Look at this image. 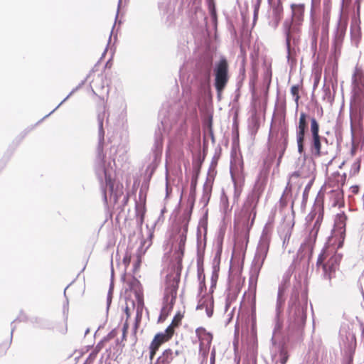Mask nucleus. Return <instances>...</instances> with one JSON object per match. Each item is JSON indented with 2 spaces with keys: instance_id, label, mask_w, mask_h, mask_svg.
<instances>
[{
  "instance_id": "f257e3e1",
  "label": "nucleus",
  "mask_w": 364,
  "mask_h": 364,
  "mask_svg": "<svg viewBox=\"0 0 364 364\" xmlns=\"http://www.w3.org/2000/svg\"><path fill=\"white\" fill-rule=\"evenodd\" d=\"M261 191L250 194L245 201L242 210L235 220V225L241 226L243 231L244 241L246 249L249 242L250 231L255 223L257 215V206L259 200Z\"/></svg>"
},
{
  "instance_id": "f03ea898",
  "label": "nucleus",
  "mask_w": 364,
  "mask_h": 364,
  "mask_svg": "<svg viewBox=\"0 0 364 364\" xmlns=\"http://www.w3.org/2000/svg\"><path fill=\"white\" fill-rule=\"evenodd\" d=\"M342 255L338 253L333 247L327 246L322 250L317 259L316 265L321 266L323 278L330 283L338 269Z\"/></svg>"
},
{
  "instance_id": "7ed1b4c3",
  "label": "nucleus",
  "mask_w": 364,
  "mask_h": 364,
  "mask_svg": "<svg viewBox=\"0 0 364 364\" xmlns=\"http://www.w3.org/2000/svg\"><path fill=\"white\" fill-rule=\"evenodd\" d=\"M184 316V313L180 311H177L173 316L171 324L166 328L164 332L157 333L151 341L149 350V360L151 361L154 358L160 347L165 343L168 342L175 333V329L180 326L181 321Z\"/></svg>"
},
{
  "instance_id": "20e7f679",
  "label": "nucleus",
  "mask_w": 364,
  "mask_h": 364,
  "mask_svg": "<svg viewBox=\"0 0 364 364\" xmlns=\"http://www.w3.org/2000/svg\"><path fill=\"white\" fill-rule=\"evenodd\" d=\"M350 114L352 122H358L360 128L364 127V87L351 88Z\"/></svg>"
},
{
  "instance_id": "39448f33",
  "label": "nucleus",
  "mask_w": 364,
  "mask_h": 364,
  "mask_svg": "<svg viewBox=\"0 0 364 364\" xmlns=\"http://www.w3.org/2000/svg\"><path fill=\"white\" fill-rule=\"evenodd\" d=\"M228 63L225 58H221L214 69L215 87L218 97H220L229 80Z\"/></svg>"
},
{
  "instance_id": "423d86ee",
  "label": "nucleus",
  "mask_w": 364,
  "mask_h": 364,
  "mask_svg": "<svg viewBox=\"0 0 364 364\" xmlns=\"http://www.w3.org/2000/svg\"><path fill=\"white\" fill-rule=\"evenodd\" d=\"M181 281L178 274H168L165 279L164 291V303L174 305L177 298L178 290Z\"/></svg>"
},
{
  "instance_id": "0eeeda50",
  "label": "nucleus",
  "mask_w": 364,
  "mask_h": 364,
  "mask_svg": "<svg viewBox=\"0 0 364 364\" xmlns=\"http://www.w3.org/2000/svg\"><path fill=\"white\" fill-rule=\"evenodd\" d=\"M301 23L292 21H285L283 24L284 32L286 36V44L288 51H290L291 42L296 44L299 41L301 33Z\"/></svg>"
},
{
  "instance_id": "6e6552de",
  "label": "nucleus",
  "mask_w": 364,
  "mask_h": 364,
  "mask_svg": "<svg viewBox=\"0 0 364 364\" xmlns=\"http://www.w3.org/2000/svg\"><path fill=\"white\" fill-rule=\"evenodd\" d=\"M196 334L199 341V353L203 358H207L213 341V334L203 327L196 329Z\"/></svg>"
},
{
  "instance_id": "1a4fd4ad",
  "label": "nucleus",
  "mask_w": 364,
  "mask_h": 364,
  "mask_svg": "<svg viewBox=\"0 0 364 364\" xmlns=\"http://www.w3.org/2000/svg\"><path fill=\"white\" fill-rule=\"evenodd\" d=\"M184 250L185 239L183 237L179 242H178L177 247H175L173 257L176 264L174 269L170 272V274H178V276H181L183 269L182 260L184 255Z\"/></svg>"
},
{
  "instance_id": "9d476101",
  "label": "nucleus",
  "mask_w": 364,
  "mask_h": 364,
  "mask_svg": "<svg viewBox=\"0 0 364 364\" xmlns=\"http://www.w3.org/2000/svg\"><path fill=\"white\" fill-rule=\"evenodd\" d=\"M307 115L304 112L300 114L299 125L296 131V141L298 146V151L302 154L304 150V138L306 130L307 128Z\"/></svg>"
},
{
  "instance_id": "9b49d317",
  "label": "nucleus",
  "mask_w": 364,
  "mask_h": 364,
  "mask_svg": "<svg viewBox=\"0 0 364 364\" xmlns=\"http://www.w3.org/2000/svg\"><path fill=\"white\" fill-rule=\"evenodd\" d=\"M364 87V70L356 65L353 69L351 78V88Z\"/></svg>"
},
{
  "instance_id": "f8f14e48",
  "label": "nucleus",
  "mask_w": 364,
  "mask_h": 364,
  "mask_svg": "<svg viewBox=\"0 0 364 364\" xmlns=\"http://www.w3.org/2000/svg\"><path fill=\"white\" fill-rule=\"evenodd\" d=\"M180 350H176L173 351L171 348H168L163 350L161 354L157 358L155 364H171L174 358L179 355Z\"/></svg>"
},
{
  "instance_id": "ddd939ff",
  "label": "nucleus",
  "mask_w": 364,
  "mask_h": 364,
  "mask_svg": "<svg viewBox=\"0 0 364 364\" xmlns=\"http://www.w3.org/2000/svg\"><path fill=\"white\" fill-rule=\"evenodd\" d=\"M291 9L292 11L291 21L301 24L304 17L305 5L304 4H292Z\"/></svg>"
},
{
  "instance_id": "4468645a",
  "label": "nucleus",
  "mask_w": 364,
  "mask_h": 364,
  "mask_svg": "<svg viewBox=\"0 0 364 364\" xmlns=\"http://www.w3.org/2000/svg\"><path fill=\"white\" fill-rule=\"evenodd\" d=\"M310 152L314 158H318L326 153L321 150V136H314L310 142Z\"/></svg>"
},
{
  "instance_id": "2eb2a0df",
  "label": "nucleus",
  "mask_w": 364,
  "mask_h": 364,
  "mask_svg": "<svg viewBox=\"0 0 364 364\" xmlns=\"http://www.w3.org/2000/svg\"><path fill=\"white\" fill-rule=\"evenodd\" d=\"M331 3L328 0L323 3V16H322V27L326 31H328L329 22L331 19Z\"/></svg>"
},
{
  "instance_id": "dca6fc26",
  "label": "nucleus",
  "mask_w": 364,
  "mask_h": 364,
  "mask_svg": "<svg viewBox=\"0 0 364 364\" xmlns=\"http://www.w3.org/2000/svg\"><path fill=\"white\" fill-rule=\"evenodd\" d=\"M174 305L168 303H164L161 309L160 315L158 318V323H163L172 311Z\"/></svg>"
},
{
  "instance_id": "f3484780",
  "label": "nucleus",
  "mask_w": 364,
  "mask_h": 364,
  "mask_svg": "<svg viewBox=\"0 0 364 364\" xmlns=\"http://www.w3.org/2000/svg\"><path fill=\"white\" fill-rule=\"evenodd\" d=\"M269 245L267 241H262L259 245L257 255L262 258V263H263L267 257L269 251Z\"/></svg>"
},
{
  "instance_id": "a211bd4d",
  "label": "nucleus",
  "mask_w": 364,
  "mask_h": 364,
  "mask_svg": "<svg viewBox=\"0 0 364 364\" xmlns=\"http://www.w3.org/2000/svg\"><path fill=\"white\" fill-rule=\"evenodd\" d=\"M323 213H320L318 215L316 220L314 223V227L312 230L310 232V236L314 238V240L315 241L318 235V232L319 231L321 222L323 220Z\"/></svg>"
},
{
  "instance_id": "6ab92c4d",
  "label": "nucleus",
  "mask_w": 364,
  "mask_h": 364,
  "mask_svg": "<svg viewBox=\"0 0 364 364\" xmlns=\"http://www.w3.org/2000/svg\"><path fill=\"white\" fill-rule=\"evenodd\" d=\"M272 10L275 18L279 21L283 14L282 1L281 0H277V2L274 4Z\"/></svg>"
},
{
  "instance_id": "aec40b11",
  "label": "nucleus",
  "mask_w": 364,
  "mask_h": 364,
  "mask_svg": "<svg viewBox=\"0 0 364 364\" xmlns=\"http://www.w3.org/2000/svg\"><path fill=\"white\" fill-rule=\"evenodd\" d=\"M136 299L137 301V314L141 313L144 303V296L141 291H136L135 293Z\"/></svg>"
},
{
  "instance_id": "412c9836",
  "label": "nucleus",
  "mask_w": 364,
  "mask_h": 364,
  "mask_svg": "<svg viewBox=\"0 0 364 364\" xmlns=\"http://www.w3.org/2000/svg\"><path fill=\"white\" fill-rule=\"evenodd\" d=\"M311 132L312 137L318 136L319 135V124L315 118L311 119Z\"/></svg>"
},
{
  "instance_id": "4be33fe9",
  "label": "nucleus",
  "mask_w": 364,
  "mask_h": 364,
  "mask_svg": "<svg viewBox=\"0 0 364 364\" xmlns=\"http://www.w3.org/2000/svg\"><path fill=\"white\" fill-rule=\"evenodd\" d=\"M299 90H300V86L299 85H295L291 86V90H290L291 94L294 97V101H295L296 107H299V100L300 99Z\"/></svg>"
},
{
  "instance_id": "5701e85b",
  "label": "nucleus",
  "mask_w": 364,
  "mask_h": 364,
  "mask_svg": "<svg viewBox=\"0 0 364 364\" xmlns=\"http://www.w3.org/2000/svg\"><path fill=\"white\" fill-rule=\"evenodd\" d=\"M279 356H280L279 363L280 364H287V363L289 360V357L287 350H286L284 349L281 350V351L279 353Z\"/></svg>"
},
{
  "instance_id": "b1692460",
  "label": "nucleus",
  "mask_w": 364,
  "mask_h": 364,
  "mask_svg": "<svg viewBox=\"0 0 364 364\" xmlns=\"http://www.w3.org/2000/svg\"><path fill=\"white\" fill-rule=\"evenodd\" d=\"M188 222L186 223L183 228H182V231L180 232L179 234V236H178V242H179L182 237H184V239H185V242H186V234H187V232H188Z\"/></svg>"
},
{
  "instance_id": "393cba45",
  "label": "nucleus",
  "mask_w": 364,
  "mask_h": 364,
  "mask_svg": "<svg viewBox=\"0 0 364 364\" xmlns=\"http://www.w3.org/2000/svg\"><path fill=\"white\" fill-rule=\"evenodd\" d=\"M105 346V341H100L93 349V351H95L96 353L98 354V353L104 348Z\"/></svg>"
},
{
  "instance_id": "a878e982",
  "label": "nucleus",
  "mask_w": 364,
  "mask_h": 364,
  "mask_svg": "<svg viewBox=\"0 0 364 364\" xmlns=\"http://www.w3.org/2000/svg\"><path fill=\"white\" fill-rule=\"evenodd\" d=\"M131 255L127 253L123 259H122V262H123V264L126 266V267H128L130 264V262H131Z\"/></svg>"
},
{
  "instance_id": "bb28decb",
  "label": "nucleus",
  "mask_w": 364,
  "mask_h": 364,
  "mask_svg": "<svg viewBox=\"0 0 364 364\" xmlns=\"http://www.w3.org/2000/svg\"><path fill=\"white\" fill-rule=\"evenodd\" d=\"M287 282H289V279H287L284 284L279 287V296H282L284 294L286 289V283Z\"/></svg>"
},
{
  "instance_id": "cd10ccee",
  "label": "nucleus",
  "mask_w": 364,
  "mask_h": 364,
  "mask_svg": "<svg viewBox=\"0 0 364 364\" xmlns=\"http://www.w3.org/2000/svg\"><path fill=\"white\" fill-rule=\"evenodd\" d=\"M351 0H343L342 1V11H346L347 7L350 5Z\"/></svg>"
},
{
  "instance_id": "c85d7f7f",
  "label": "nucleus",
  "mask_w": 364,
  "mask_h": 364,
  "mask_svg": "<svg viewBox=\"0 0 364 364\" xmlns=\"http://www.w3.org/2000/svg\"><path fill=\"white\" fill-rule=\"evenodd\" d=\"M355 4H356L357 14L359 16L360 15V11L361 0H355Z\"/></svg>"
},
{
  "instance_id": "c756f323",
  "label": "nucleus",
  "mask_w": 364,
  "mask_h": 364,
  "mask_svg": "<svg viewBox=\"0 0 364 364\" xmlns=\"http://www.w3.org/2000/svg\"><path fill=\"white\" fill-rule=\"evenodd\" d=\"M357 150V146L354 144V143L352 144L351 149H350V155L351 156H353L355 154Z\"/></svg>"
},
{
  "instance_id": "7c9ffc66",
  "label": "nucleus",
  "mask_w": 364,
  "mask_h": 364,
  "mask_svg": "<svg viewBox=\"0 0 364 364\" xmlns=\"http://www.w3.org/2000/svg\"><path fill=\"white\" fill-rule=\"evenodd\" d=\"M97 353H96L95 351L92 350V352L89 355V357L87 358V360L92 361L95 359Z\"/></svg>"
},
{
  "instance_id": "2f4dec72",
  "label": "nucleus",
  "mask_w": 364,
  "mask_h": 364,
  "mask_svg": "<svg viewBox=\"0 0 364 364\" xmlns=\"http://www.w3.org/2000/svg\"><path fill=\"white\" fill-rule=\"evenodd\" d=\"M215 349H213L211 353V358H210L212 364H214V363H215Z\"/></svg>"
},
{
  "instance_id": "473e14b6",
  "label": "nucleus",
  "mask_w": 364,
  "mask_h": 364,
  "mask_svg": "<svg viewBox=\"0 0 364 364\" xmlns=\"http://www.w3.org/2000/svg\"><path fill=\"white\" fill-rule=\"evenodd\" d=\"M352 193L356 194L358 193V186H352L351 187Z\"/></svg>"
},
{
  "instance_id": "72a5a7b5",
  "label": "nucleus",
  "mask_w": 364,
  "mask_h": 364,
  "mask_svg": "<svg viewBox=\"0 0 364 364\" xmlns=\"http://www.w3.org/2000/svg\"><path fill=\"white\" fill-rule=\"evenodd\" d=\"M125 313H126V314H127V318H129V317L130 316V312H129V308H128V307H126V309H125Z\"/></svg>"
},
{
  "instance_id": "f704fd0d",
  "label": "nucleus",
  "mask_w": 364,
  "mask_h": 364,
  "mask_svg": "<svg viewBox=\"0 0 364 364\" xmlns=\"http://www.w3.org/2000/svg\"><path fill=\"white\" fill-rule=\"evenodd\" d=\"M294 175H295L296 176H301L303 175V173H302V172L298 171V172L294 173Z\"/></svg>"
},
{
  "instance_id": "c9c22d12",
  "label": "nucleus",
  "mask_w": 364,
  "mask_h": 364,
  "mask_svg": "<svg viewBox=\"0 0 364 364\" xmlns=\"http://www.w3.org/2000/svg\"><path fill=\"white\" fill-rule=\"evenodd\" d=\"M257 77V72L254 71L253 72V79H254V80H256Z\"/></svg>"
},
{
  "instance_id": "e433bc0d",
  "label": "nucleus",
  "mask_w": 364,
  "mask_h": 364,
  "mask_svg": "<svg viewBox=\"0 0 364 364\" xmlns=\"http://www.w3.org/2000/svg\"><path fill=\"white\" fill-rule=\"evenodd\" d=\"M286 134H287V136H286V137H285V139H284V141H285V143L287 144V137H288V134H287V133H286Z\"/></svg>"
},
{
  "instance_id": "4c0bfd02",
  "label": "nucleus",
  "mask_w": 364,
  "mask_h": 364,
  "mask_svg": "<svg viewBox=\"0 0 364 364\" xmlns=\"http://www.w3.org/2000/svg\"><path fill=\"white\" fill-rule=\"evenodd\" d=\"M360 160H358V168H360Z\"/></svg>"
}]
</instances>
